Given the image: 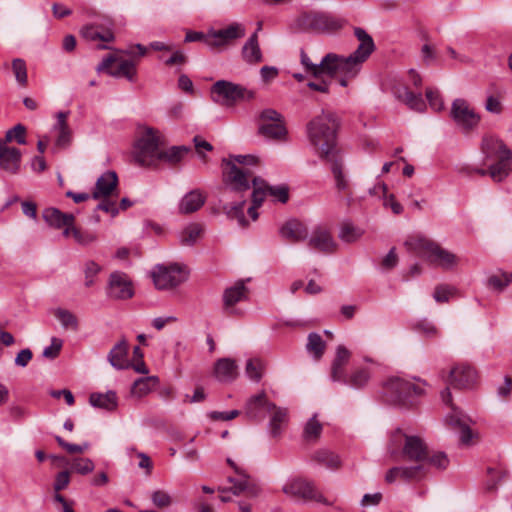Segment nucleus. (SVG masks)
Returning <instances> with one entry per match:
<instances>
[{"mask_svg": "<svg viewBox=\"0 0 512 512\" xmlns=\"http://www.w3.org/2000/svg\"><path fill=\"white\" fill-rule=\"evenodd\" d=\"M393 456L402 465L391 468L386 473V481L418 478L426 466L444 469L449 464L447 455L441 450H393Z\"/></svg>", "mask_w": 512, "mask_h": 512, "instance_id": "obj_1", "label": "nucleus"}, {"mask_svg": "<svg viewBox=\"0 0 512 512\" xmlns=\"http://www.w3.org/2000/svg\"><path fill=\"white\" fill-rule=\"evenodd\" d=\"M337 118L333 113L323 112L307 124V135L310 144L320 158L330 160L339 156L336 144Z\"/></svg>", "mask_w": 512, "mask_h": 512, "instance_id": "obj_2", "label": "nucleus"}, {"mask_svg": "<svg viewBox=\"0 0 512 512\" xmlns=\"http://www.w3.org/2000/svg\"><path fill=\"white\" fill-rule=\"evenodd\" d=\"M354 35L359 41L358 47L348 56L340 55L342 78L339 79V84L343 87H346L349 80L354 79L359 74L363 64L376 49L373 38L363 28L355 27Z\"/></svg>", "mask_w": 512, "mask_h": 512, "instance_id": "obj_3", "label": "nucleus"}, {"mask_svg": "<svg viewBox=\"0 0 512 512\" xmlns=\"http://www.w3.org/2000/svg\"><path fill=\"white\" fill-rule=\"evenodd\" d=\"M164 144V137L159 130L145 127L134 146L133 158L135 162L143 167L157 166L161 147Z\"/></svg>", "mask_w": 512, "mask_h": 512, "instance_id": "obj_4", "label": "nucleus"}, {"mask_svg": "<svg viewBox=\"0 0 512 512\" xmlns=\"http://www.w3.org/2000/svg\"><path fill=\"white\" fill-rule=\"evenodd\" d=\"M404 245L409 251L444 269H449L457 263L456 255L426 237L411 236Z\"/></svg>", "mask_w": 512, "mask_h": 512, "instance_id": "obj_5", "label": "nucleus"}, {"mask_svg": "<svg viewBox=\"0 0 512 512\" xmlns=\"http://www.w3.org/2000/svg\"><path fill=\"white\" fill-rule=\"evenodd\" d=\"M234 161L223 160L226 164L224 175L231 186V190L236 192L246 191L250 188V180L253 181L254 173L250 166L258 164V159L253 155L231 156Z\"/></svg>", "mask_w": 512, "mask_h": 512, "instance_id": "obj_6", "label": "nucleus"}, {"mask_svg": "<svg viewBox=\"0 0 512 512\" xmlns=\"http://www.w3.org/2000/svg\"><path fill=\"white\" fill-rule=\"evenodd\" d=\"M227 463L234 469L235 475L227 478L228 485H221L217 488V491L221 494L220 500L222 502L231 501V497L227 495L228 493L234 496L256 497L260 491L257 483L231 458H227Z\"/></svg>", "mask_w": 512, "mask_h": 512, "instance_id": "obj_7", "label": "nucleus"}, {"mask_svg": "<svg viewBox=\"0 0 512 512\" xmlns=\"http://www.w3.org/2000/svg\"><path fill=\"white\" fill-rule=\"evenodd\" d=\"M440 396L442 402L449 408L445 416V422L452 427L459 428L461 444L466 446L477 445L478 433L469 426L472 420L452 402L450 389L448 387L445 388Z\"/></svg>", "mask_w": 512, "mask_h": 512, "instance_id": "obj_8", "label": "nucleus"}, {"mask_svg": "<svg viewBox=\"0 0 512 512\" xmlns=\"http://www.w3.org/2000/svg\"><path fill=\"white\" fill-rule=\"evenodd\" d=\"M346 21L326 13L305 12L300 14L294 21L298 30L314 31L319 33H331L340 30Z\"/></svg>", "mask_w": 512, "mask_h": 512, "instance_id": "obj_9", "label": "nucleus"}, {"mask_svg": "<svg viewBox=\"0 0 512 512\" xmlns=\"http://www.w3.org/2000/svg\"><path fill=\"white\" fill-rule=\"evenodd\" d=\"M254 96L253 91L248 90L240 84L226 80H219L211 87V98L213 102L225 107H232L238 102L251 100Z\"/></svg>", "mask_w": 512, "mask_h": 512, "instance_id": "obj_10", "label": "nucleus"}, {"mask_svg": "<svg viewBox=\"0 0 512 512\" xmlns=\"http://www.w3.org/2000/svg\"><path fill=\"white\" fill-rule=\"evenodd\" d=\"M340 55L336 53H327L320 61L315 64L311 61L304 49L300 51V62L305 68L306 73L315 78L327 75L331 78H342V68L340 65Z\"/></svg>", "mask_w": 512, "mask_h": 512, "instance_id": "obj_11", "label": "nucleus"}, {"mask_svg": "<svg viewBox=\"0 0 512 512\" xmlns=\"http://www.w3.org/2000/svg\"><path fill=\"white\" fill-rule=\"evenodd\" d=\"M283 492L293 498L304 502L315 501L330 506L332 501L326 499L318 490L313 481L304 478H294L283 486Z\"/></svg>", "mask_w": 512, "mask_h": 512, "instance_id": "obj_12", "label": "nucleus"}, {"mask_svg": "<svg viewBox=\"0 0 512 512\" xmlns=\"http://www.w3.org/2000/svg\"><path fill=\"white\" fill-rule=\"evenodd\" d=\"M258 121L259 135L277 141L286 139L287 129L284 117L276 110L271 108L264 109L260 113Z\"/></svg>", "mask_w": 512, "mask_h": 512, "instance_id": "obj_13", "label": "nucleus"}, {"mask_svg": "<svg viewBox=\"0 0 512 512\" xmlns=\"http://www.w3.org/2000/svg\"><path fill=\"white\" fill-rule=\"evenodd\" d=\"M383 393L387 401L393 404L405 405L411 395H421L423 389L407 380L394 377L385 383Z\"/></svg>", "mask_w": 512, "mask_h": 512, "instance_id": "obj_14", "label": "nucleus"}, {"mask_svg": "<svg viewBox=\"0 0 512 512\" xmlns=\"http://www.w3.org/2000/svg\"><path fill=\"white\" fill-rule=\"evenodd\" d=\"M152 278L157 289L168 290L183 283L187 274L178 264L157 265L152 271Z\"/></svg>", "mask_w": 512, "mask_h": 512, "instance_id": "obj_15", "label": "nucleus"}, {"mask_svg": "<svg viewBox=\"0 0 512 512\" xmlns=\"http://www.w3.org/2000/svg\"><path fill=\"white\" fill-rule=\"evenodd\" d=\"M246 35V28L242 23L233 22L221 29L208 31L207 46L211 49H223Z\"/></svg>", "mask_w": 512, "mask_h": 512, "instance_id": "obj_16", "label": "nucleus"}, {"mask_svg": "<svg viewBox=\"0 0 512 512\" xmlns=\"http://www.w3.org/2000/svg\"><path fill=\"white\" fill-rule=\"evenodd\" d=\"M80 35L86 41L92 43L113 42L115 39L113 22L109 18H103L102 20L84 25L80 30Z\"/></svg>", "mask_w": 512, "mask_h": 512, "instance_id": "obj_17", "label": "nucleus"}, {"mask_svg": "<svg viewBox=\"0 0 512 512\" xmlns=\"http://www.w3.org/2000/svg\"><path fill=\"white\" fill-rule=\"evenodd\" d=\"M451 117L462 130L469 131L475 128L480 117L469 106L468 102L464 99H455L451 107Z\"/></svg>", "mask_w": 512, "mask_h": 512, "instance_id": "obj_18", "label": "nucleus"}, {"mask_svg": "<svg viewBox=\"0 0 512 512\" xmlns=\"http://www.w3.org/2000/svg\"><path fill=\"white\" fill-rule=\"evenodd\" d=\"M117 61L115 56L109 55L105 57L98 65L97 70H107L108 74L113 77H124L129 81H133L136 75V63L133 60L121 59L115 68L112 64Z\"/></svg>", "mask_w": 512, "mask_h": 512, "instance_id": "obj_19", "label": "nucleus"}, {"mask_svg": "<svg viewBox=\"0 0 512 512\" xmlns=\"http://www.w3.org/2000/svg\"><path fill=\"white\" fill-rule=\"evenodd\" d=\"M477 382V372L469 364L461 363L455 365L449 374V383L454 388L470 389Z\"/></svg>", "mask_w": 512, "mask_h": 512, "instance_id": "obj_20", "label": "nucleus"}, {"mask_svg": "<svg viewBox=\"0 0 512 512\" xmlns=\"http://www.w3.org/2000/svg\"><path fill=\"white\" fill-rule=\"evenodd\" d=\"M308 246L319 252L330 254L336 250L337 244L329 229L323 226H318L312 231L308 241Z\"/></svg>", "mask_w": 512, "mask_h": 512, "instance_id": "obj_21", "label": "nucleus"}, {"mask_svg": "<svg viewBox=\"0 0 512 512\" xmlns=\"http://www.w3.org/2000/svg\"><path fill=\"white\" fill-rule=\"evenodd\" d=\"M108 295L114 299H128L133 296L132 285L126 274L116 271L110 275Z\"/></svg>", "mask_w": 512, "mask_h": 512, "instance_id": "obj_22", "label": "nucleus"}, {"mask_svg": "<svg viewBox=\"0 0 512 512\" xmlns=\"http://www.w3.org/2000/svg\"><path fill=\"white\" fill-rule=\"evenodd\" d=\"M21 152L18 148L10 147L6 141L0 139V168L9 173L16 174L20 169Z\"/></svg>", "mask_w": 512, "mask_h": 512, "instance_id": "obj_23", "label": "nucleus"}, {"mask_svg": "<svg viewBox=\"0 0 512 512\" xmlns=\"http://www.w3.org/2000/svg\"><path fill=\"white\" fill-rule=\"evenodd\" d=\"M275 404L267 399L264 391L251 396L245 404V414L251 419H263L265 411H271Z\"/></svg>", "mask_w": 512, "mask_h": 512, "instance_id": "obj_24", "label": "nucleus"}, {"mask_svg": "<svg viewBox=\"0 0 512 512\" xmlns=\"http://www.w3.org/2000/svg\"><path fill=\"white\" fill-rule=\"evenodd\" d=\"M351 353L343 345L336 348V355L331 365L330 377L334 382L345 384L347 382L346 366L350 360Z\"/></svg>", "mask_w": 512, "mask_h": 512, "instance_id": "obj_25", "label": "nucleus"}, {"mask_svg": "<svg viewBox=\"0 0 512 512\" xmlns=\"http://www.w3.org/2000/svg\"><path fill=\"white\" fill-rule=\"evenodd\" d=\"M389 446L390 448H427L428 443L420 435H408L397 428L389 436Z\"/></svg>", "mask_w": 512, "mask_h": 512, "instance_id": "obj_26", "label": "nucleus"}, {"mask_svg": "<svg viewBox=\"0 0 512 512\" xmlns=\"http://www.w3.org/2000/svg\"><path fill=\"white\" fill-rule=\"evenodd\" d=\"M280 235L290 242H301L307 239L308 237V229L305 224L302 222L292 219L287 221L280 228Z\"/></svg>", "mask_w": 512, "mask_h": 512, "instance_id": "obj_27", "label": "nucleus"}, {"mask_svg": "<svg viewBox=\"0 0 512 512\" xmlns=\"http://www.w3.org/2000/svg\"><path fill=\"white\" fill-rule=\"evenodd\" d=\"M118 183L117 174L114 171H107L96 181L93 191V199L106 198L111 195Z\"/></svg>", "mask_w": 512, "mask_h": 512, "instance_id": "obj_28", "label": "nucleus"}, {"mask_svg": "<svg viewBox=\"0 0 512 512\" xmlns=\"http://www.w3.org/2000/svg\"><path fill=\"white\" fill-rule=\"evenodd\" d=\"M327 161L331 164V172L337 192L343 193L349 191L351 189V183L344 171L342 157L339 155Z\"/></svg>", "mask_w": 512, "mask_h": 512, "instance_id": "obj_29", "label": "nucleus"}, {"mask_svg": "<svg viewBox=\"0 0 512 512\" xmlns=\"http://www.w3.org/2000/svg\"><path fill=\"white\" fill-rule=\"evenodd\" d=\"M44 221L55 229H61L64 225L74 224L75 217L71 213H63L57 208L48 207L42 212Z\"/></svg>", "mask_w": 512, "mask_h": 512, "instance_id": "obj_30", "label": "nucleus"}, {"mask_svg": "<svg viewBox=\"0 0 512 512\" xmlns=\"http://www.w3.org/2000/svg\"><path fill=\"white\" fill-rule=\"evenodd\" d=\"M241 55L243 60L251 65H256L263 61V54L258 41V32H254L242 47Z\"/></svg>", "mask_w": 512, "mask_h": 512, "instance_id": "obj_31", "label": "nucleus"}, {"mask_svg": "<svg viewBox=\"0 0 512 512\" xmlns=\"http://www.w3.org/2000/svg\"><path fill=\"white\" fill-rule=\"evenodd\" d=\"M128 343L125 339L118 341L108 353V361L115 369L122 370L129 368L127 359Z\"/></svg>", "mask_w": 512, "mask_h": 512, "instance_id": "obj_32", "label": "nucleus"}, {"mask_svg": "<svg viewBox=\"0 0 512 512\" xmlns=\"http://www.w3.org/2000/svg\"><path fill=\"white\" fill-rule=\"evenodd\" d=\"M247 298V288L243 281L235 283L233 286L225 289L223 294V303L226 310H230V313L235 312L233 306L238 302Z\"/></svg>", "mask_w": 512, "mask_h": 512, "instance_id": "obj_33", "label": "nucleus"}, {"mask_svg": "<svg viewBox=\"0 0 512 512\" xmlns=\"http://www.w3.org/2000/svg\"><path fill=\"white\" fill-rule=\"evenodd\" d=\"M489 166V175L495 182L503 181L511 171L512 152H505Z\"/></svg>", "mask_w": 512, "mask_h": 512, "instance_id": "obj_34", "label": "nucleus"}, {"mask_svg": "<svg viewBox=\"0 0 512 512\" xmlns=\"http://www.w3.org/2000/svg\"><path fill=\"white\" fill-rule=\"evenodd\" d=\"M214 373L221 382H231L237 377V365L233 359L221 358L215 363Z\"/></svg>", "mask_w": 512, "mask_h": 512, "instance_id": "obj_35", "label": "nucleus"}, {"mask_svg": "<svg viewBox=\"0 0 512 512\" xmlns=\"http://www.w3.org/2000/svg\"><path fill=\"white\" fill-rule=\"evenodd\" d=\"M395 94L401 102L414 111L423 112L426 108V104L421 93H414L407 87H402L397 89Z\"/></svg>", "mask_w": 512, "mask_h": 512, "instance_id": "obj_36", "label": "nucleus"}, {"mask_svg": "<svg viewBox=\"0 0 512 512\" xmlns=\"http://www.w3.org/2000/svg\"><path fill=\"white\" fill-rule=\"evenodd\" d=\"M205 199L200 190H192L182 198L179 204V211L183 214L193 213L204 205Z\"/></svg>", "mask_w": 512, "mask_h": 512, "instance_id": "obj_37", "label": "nucleus"}, {"mask_svg": "<svg viewBox=\"0 0 512 512\" xmlns=\"http://www.w3.org/2000/svg\"><path fill=\"white\" fill-rule=\"evenodd\" d=\"M89 403L93 407L113 411L118 405V398L114 391H107L106 393L94 392L89 396Z\"/></svg>", "mask_w": 512, "mask_h": 512, "instance_id": "obj_38", "label": "nucleus"}, {"mask_svg": "<svg viewBox=\"0 0 512 512\" xmlns=\"http://www.w3.org/2000/svg\"><path fill=\"white\" fill-rule=\"evenodd\" d=\"M482 151L485 154L486 160L497 159L505 152L511 151L502 140L494 137H487L483 139Z\"/></svg>", "mask_w": 512, "mask_h": 512, "instance_id": "obj_39", "label": "nucleus"}, {"mask_svg": "<svg viewBox=\"0 0 512 512\" xmlns=\"http://www.w3.org/2000/svg\"><path fill=\"white\" fill-rule=\"evenodd\" d=\"M313 460L327 469H337L342 464L340 455L335 450H315Z\"/></svg>", "mask_w": 512, "mask_h": 512, "instance_id": "obj_40", "label": "nucleus"}, {"mask_svg": "<svg viewBox=\"0 0 512 512\" xmlns=\"http://www.w3.org/2000/svg\"><path fill=\"white\" fill-rule=\"evenodd\" d=\"M68 112H58L57 122L54 129L58 132L56 145L59 147H67L72 139L71 130L67 124Z\"/></svg>", "mask_w": 512, "mask_h": 512, "instance_id": "obj_41", "label": "nucleus"}, {"mask_svg": "<svg viewBox=\"0 0 512 512\" xmlns=\"http://www.w3.org/2000/svg\"><path fill=\"white\" fill-rule=\"evenodd\" d=\"M262 186L261 190L264 192V198L266 195H270L276 198L281 203H286L289 199L288 187L286 185L270 186L261 178H253V188L255 186Z\"/></svg>", "mask_w": 512, "mask_h": 512, "instance_id": "obj_42", "label": "nucleus"}, {"mask_svg": "<svg viewBox=\"0 0 512 512\" xmlns=\"http://www.w3.org/2000/svg\"><path fill=\"white\" fill-rule=\"evenodd\" d=\"M191 148L189 146H172L167 150H161L159 155V163L165 162L170 165L178 164L189 152Z\"/></svg>", "mask_w": 512, "mask_h": 512, "instance_id": "obj_43", "label": "nucleus"}, {"mask_svg": "<svg viewBox=\"0 0 512 512\" xmlns=\"http://www.w3.org/2000/svg\"><path fill=\"white\" fill-rule=\"evenodd\" d=\"M159 383L157 376L142 377L134 381L131 387V394L138 398L149 394Z\"/></svg>", "mask_w": 512, "mask_h": 512, "instance_id": "obj_44", "label": "nucleus"}, {"mask_svg": "<svg viewBox=\"0 0 512 512\" xmlns=\"http://www.w3.org/2000/svg\"><path fill=\"white\" fill-rule=\"evenodd\" d=\"M323 430L322 424L318 421L316 415L311 417L305 424L302 437L309 445H313L319 439Z\"/></svg>", "mask_w": 512, "mask_h": 512, "instance_id": "obj_45", "label": "nucleus"}, {"mask_svg": "<svg viewBox=\"0 0 512 512\" xmlns=\"http://www.w3.org/2000/svg\"><path fill=\"white\" fill-rule=\"evenodd\" d=\"M371 377V373L369 369L360 367L354 369L350 376L347 378V382H345V385H348L355 389H361L363 388L369 381Z\"/></svg>", "mask_w": 512, "mask_h": 512, "instance_id": "obj_46", "label": "nucleus"}, {"mask_svg": "<svg viewBox=\"0 0 512 512\" xmlns=\"http://www.w3.org/2000/svg\"><path fill=\"white\" fill-rule=\"evenodd\" d=\"M326 344L320 334L312 332L308 335L306 349L313 355L314 359L319 360L324 354Z\"/></svg>", "mask_w": 512, "mask_h": 512, "instance_id": "obj_47", "label": "nucleus"}, {"mask_svg": "<svg viewBox=\"0 0 512 512\" xmlns=\"http://www.w3.org/2000/svg\"><path fill=\"white\" fill-rule=\"evenodd\" d=\"M245 203V201H241L237 204H225L222 207L223 212L227 215V217L230 219H236L239 226L241 227H246L248 225L244 215Z\"/></svg>", "mask_w": 512, "mask_h": 512, "instance_id": "obj_48", "label": "nucleus"}, {"mask_svg": "<svg viewBox=\"0 0 512 512\" xmlns=\"http://www.w3.org/2000/svg\"><path fill=\"white\" fill-rule=\"evenodd\" d=\"M270 412H272L269 423L270 433L276 437L280 434L282 425L287 421V410L275 406Z\"/></svg>", "mask_w": 512, "mask_h": 512, "instance_id": "obj_49", "label": "nucleus"}, {"mask_svg": "<svg viewBox=\"0 0 512 512\" xmlns=\"http://www.w3.org/2000/svg\"><path fill=\"white\" fill-rule=\"evenodd\" d=\"M54 316L60 321L64 329H78L77 317L67 309L56 308L53 312Z\"/></svg>", "mask_w": 512, "mask_h": 512, "instance_id": "obj_50", "label": "nucleus"}, {"mask_svg": "<svg viewBox=\"0 0 512 512\" xmlns=\"http://www.w3.org/2000/svg\"><path fill=\"white\" fill-rule=\"evenodd\" d=\"M264 368L265 364L261 359L252 358L247 361L245 372L252 381L259 382L263 376Z\"/></svg>", "mask_w": 512, "mask_h": 512, "instance_id": "obj_51", "label": "nucleus"}, {"mask_svg": "<svg viewBox=\"0 0 512 512\" xmlns=\"http://www.w3.org/2000/svg\"><path fill=\"white\" fill-rule=\"evenodd\" d=\"M363 235V231L349 222L341 225L339 238L344 242H354Z\"/></svg>", "mask_w": 512, "mask_h": 512, "instance_id": "obj_52", "label": "nucleus"}, {"mask_svg": "<svg viewBox=\"0 0 512 512\" xmlns=\"http://www.w3.org/2000/svg\"><path fill=\"white\" fill-rule=\"evenodd\" d=\"M68 465L73 471L80 474H87L94 469V463L87 458L74 457L71 460L67 458Z\"/></svg>", "mask_w": 512, "mask_h": 512, "instance_id": "obj_53", "label": "nucleus"}, {"mask_svg": "<svg viewBox=\"0 0 512 512\" xmlns=\"http://www.w3.org/2000/svg\"><path fill=\"white\" fill-rule=\"evenodd\" d=\"M202 228L199 224H190L187 226L180 236L182 245H192L196 239L200 236Z\"/></svg>", "mask_w": 512, "mask_h": 512, "instance_id": "obj_54", "label": "nucleus"}, {"mask_svg": "<svg viewBox=\"0 0 512 512\" xmlns=\"http://www.w3.org/2000/svg\"><path fill=\"white\" fill-rule=\"evenodd\" d=\"M260 186H255L253 188L252 193V205L248 208V215L252 218V220H257L258 212L257 208L261 206L264 201V192L261 190Z\"/></svg>", "mask_w": 512, "mask_h": 512, "instance_id": "obj_55", "label": "nucleus"}, {"mask_svg": "<svg viewBox=\"0 0 512 512\" xmlns=\"http://www.w3.org/2000/svg\"><path fill=\"white\" fill-rule=\"evenodd\" d=\"M73 238L74 240L82 246H88L97 241V234L93 231L82 230V229H74L73 230Z\"/></svg>", "mask_w": 512, "mask_h": 512, "instance_id": "obj_56", "label": "nucleus"}, {"mask_svg": "<svg viewBox=\"0 0 512 512\" xmlns=\"http://www.w3.org/2000/svg\"><path fill=\"white\" fill-rule=\"evenodd\" d=\"M12 70L17 82L25 86L27 84V68L24 60L17 58L12 61Z\"/></svg>", "mask_w": 512, "mask_h": 512, "instance_id": "obj_57", "label": "nucleus"}, {"mask_svg": "<svg viewBox=\"0 0 512 512\" xmlns=\"http://www.w3.org/2000/svg\"><path fill=\"white\" fill-rule=\"evenodd\" d=\"M36 458L39 462H43L46 459L51 461V464L57 468H66L68 465V461L66 457L55 455V454H46L44 450H37Z\"/></svg>", "mask_w": 512, "mask_h": 512, "instance_id": "obj_58", "label": "nucleus"}, {"mask_svg": "<svg viewBox=\"0 0 512 512\" xmlns=\"http://www.w3.org/2000/svg\"><path fill=\"white\" fill-rule=\"evenodd\" d=\"M25 133L26 129L22 124H17L12 129L8 130L5 135V139L2 141L11 142L12 140H15L19 144H25Z\"/></svg>", "mask_w": 512, "mask_h": 512, "instance_id": "obj_59", "label": "nucleus"}, {"mask_svg": "<svg viewBox=\"0 0 512 512\" xmlns=\"http://www.w3.org/2000/svg\"><path fill=\"white\" fill-rule=\"evenodd\" d=\"M512 281V274L501 272L498 274H494L489 277L488 284L489 286L501 290L506 287Z\"/></svg>", "mask_w": 512, "mask_h": 512, "instance_id": "obj_60", "label": "nucleus"}, {"mask_svg": "<svg viewBox=\"0 0 512 512\" xmlns=\"http://www.w3.org/2000/svg\"><path fill=\"white\" fill-rule=\"evenodd\" d=\"M455 288L449 285H438L436 286L433 298L436 302L444 303L448 302L450 297L454 294Z\"/></svg>", "mask_w": 512, "mask_h": 512, "instance_id": "obj_61", "label": "nucleus"}, {"mask_svg": "<svg viewBox=\"0 0 512 512\" xmlns=\"http://www.w3.org/2000/svg\"><path fill=\"white\" fill-rule=\"evenodd\" d=\"M152 503L158 508H165L171 505L172 498L169 493L163 490H156L151 495Z\"/></svg>", "mask_w": 512, "mask_h": 512, "instance_id": "obj_62", "label": "nucleus"}, {"mask_svg": "<svg viewBox=\"0 0 512 512\" xmlns=\"http://www.w3.org/2000/svg\"><path fill=\"white\" fill-rule=\"evenodd\" d=\"M62 345L63 341L61 339L56 337L52 338L51 345L43 350V357L51 360L55 359L59 355Z\"/></svg>", "mask_w": 512, "mask_h": 512, "instance_id": "obj_63", "label": "nucleus"}, {"mask_svg": "<svg viewBox=\"0 0 512 512\" xmlns=\"http://www.w3.org/2000/svg\"><path fill=\"white\" fill-rule=\"evenodd\" d=\"M101 270V267L94 261H89L85 266V286L90 287L94 284V278Z\"/></svg>", "mask_w": 512, "mask_h": 512, "instance_id": "obj_64", "label": "nucleus"}]
</instances>
